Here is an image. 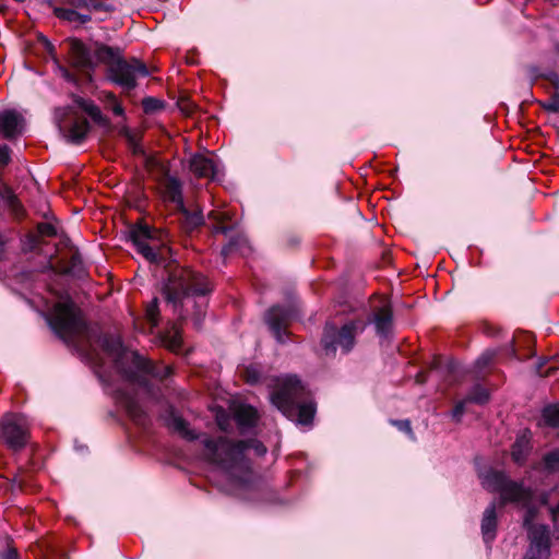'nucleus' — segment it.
Listing matches in <instances>:
<instances>
[{
	"label": "nucleus",
	"mask_w": 559,
	"mask_h": 559,
	"mask_svg": "<svg viewBox=\"0 0 559 559\" xmlns=\"http://www.w3.org/2000/svg\"><path fill=\"white\" fill-rule=\"evenodd\" d=\"M204 454L206 459L222 469L227 477L237 484H253L257 473L252 468L250 453L263 456L266 453L265 445L257 440L230 441L227 438H204Z\"/></svg>",
	"instance_id": "obj_1"
},
{
	"label": "nucleus",
	"mask_w": 559,
	"mask_h": 559,
	"mask_svg": "<svg viewBox=\"0 0 559 559\" xmlns=\"http://www.w3.org/2000/svg\"><path fill=\"white\" fill-rule=\"evenodd\" d=\"M508 496L503 501L510 499L515 507L524 510L523 526L527 533L528 547L524 559H549L551 555V538L559 539L557 527L551 532L546 524L534 523V519L540 507L547 503L546 491H506Z\"/></svg>",
	"instance_id": "obj_2"
},
{
	"label": "nucleus",
	"mask_w": 559,
	"mask_h": 559,
	"mask_svg": "<svg viewBox=\"0 0 559 559\" xmlns=\"http://www.w3.org/2000/svg\"><path fill=\"white\" fill-rule=\"evenodd\" d=\"M211 287L207 280L200 273L182 269L170 274L168 282L164 285L163 294L168 304L175 309L180 306L187 313L190 307L194 308L193 322L200 329L205 316V295Z\"/></svg>",
	"instance_id": "obj_3"
},
{
	"label": "nucleus",
	"mask_w": 559,
	"mask_h": 559,
	"mask_svg": "<svg viewBox=\"0 0 559 559\" xmlns=\"http://www.w3.org/2000/svg\"><path fill=\"white\" fill-rule=\"evenodd\" d=\"M102 346L112 358L117 370L131 383L145 384L147 376L164 380L173 372L170 366L154 364L136 352L126 348L119 337L105 336Z\"/></svg>",
	"instance_id": "obj_4"
},
{
	"label": "nucleus",
	"mask_w": 559,
	"mask_h": 559,
	"mask_svg": "<svg viewBox=\"0 0 559 559\" xmlns=\"http://www.w3.org/2000/svg\"><path fill=\"white\" fill-rule=\"evenodd\" d=\"M271 402L290 420L304 426L312 423L316 413L314 404L296 376H286L277 380L271 393Z\"/></svg>",
	"instance_id": "obj_5"
},
{
	"label": "nucleus",
	"mask_w": 559,
	"mask_h": 559,
	"mask_svg": "<svg viewBox=\"0 0 559 559\" xmlns=\"http://www.w3.org/2000/svg\"><path fill=\"white\" fill-rule=\"evenodd\" d=\"M96 58L100 63L107 66L108 80L123 91L134 90L138 85V79L150 74L145 63L136 58L123 59L119 48L97 45Z\"/></svg>",
	"instance_id": "obj_6"
},
{
	"label": "nucleus",
	"mask_w": 559,
	"mask_h": 559,
	"mask_svg": "<svg viewBox=\"0 0 559 559\" xmlns=\"http://www.w3.org/2000/svg\"><path fill=\"white\" fill-rule=\"evenodd\" d=\"M47 321L50 328L63 340H71L85 329L80 311L69 300L56 304L51 313L47 317Z\"/></svg>",
	"instance_id": "obj_7"
},
{
	"label": "nucleus",
	"mask_w": 559,
	"mask_h": 559,
	"mask_svg": "<svg viewBox=\"0 0 559 559\" xmlns=\"http://www.w3.org/2000/svg\"><path fill=\"white\" fill-rule=\"evenodd\" d=\"M362 330L364 325L356 321H350L341 329L328 323L321 341L325 354L334 355L337 348L347 354L354 347L357 333Z\"/></svg>",
	"instance_id": "obj_8"
},
{
	"label": "nucleus",
	"mask_w": 559,
	"mask_h": 559,
	"mask_svg": "<svg viewBox=\"0 0 559 559\" xmlns=\"http://www.w3.org/2000/svg\"><path fill=\"white\" fill-rule=\"evenodd\" d=\"M29 437V425L24 415L7 414L0 418V438L14 450L23 449Z\"/></svg>",
	"instance_id": "obj_9"
},
{
	"label": "nucleus",
	"mask_w": 559,
	"mask_h": 559,
	"mask_svg": "<svg viewBox=\"0 0 559 559\" xmlns=\"http://www.w3.org/2000/svg\"><path fill=\"white\" fill-rule=\"evenodd\" d=\"M130 237L136 250L147 261L160 263L164 261V249L155 243V231L147 225H140L131 229Z\"/></svg>",
	"instance_id": "obj_10"
},
{
	"label": "nucleus",
	"mask_w": 559,
	"mask_h": 559,
	"mask_svg": "<svg viewBox=\"0 0 559 559\" xmlns=\"http://www.w3.org/2000/svg\"><path fill=\"white\" fill-rule=\"evenodd\" d=\"M96 47L92 50L79 39L69 40L70 63L73 68L81 72H90L94 70L99 62L96 58Z\"/></svg>",
	"instance_id": "obj_11"
},
{
	"label": "nucleus",
	"mask_w": 559,
	"mask_h": 559,
	"mask_svg": "<svg viewBox=\"0 0 559 559\" xmlns=\"http://www.w3.org/2000/svg\"><path fill=\"white\" fill-rule=\"evenodd\" d=\"M70 107L59 108L56 110V120L58 122V127L60 131L64 133V136L69 142L80 143L87 134L90 130V123L84 118H75L68 130H66V124L63 122L64 118L71 112Z\"/></svg>",
	"instance_id": "obj_12"
},
{
	"label": "nucleus",
	"mask_w": 559,
	"mask_h": 559,
	"mask_svg": "<svg viewBox=\"0 0 559 559\" xmlns=\"http://www.w3.org/2000/svg\"><path fill=\"white\" fill-rule=\"evenodd\" d=\"M293 317L294 311L290 308L281 306H274L266 312L265 321L277 342L286 341V328Z\"/></svg>",
	"instance_id": "obj_13"
},
{
	"label": "nucleus",
	"mask_w": 559,
	"mask_h": 559,
	"mask_svg": "<svg viewBox=\"0 0 559 559\" xmlns=\"http://www.w3.org/2000/svg\"><path fill=\"white\" fill-rule=\"evenodd\" d=\"M189 170L198 178L215 180L218 177L217 160L213 155L197 153L188 160Z\"/></svg>",
	"instance_id": "obj_14"
},
{
	"label": "nucleus",
	"mask_w": 559,
	"mask_h": 559,
	"mask_svg": "<svg viewBox=\"0 0 559 559\" xmlns=\"http://www.w3.org/2000/svg\"><path fill=\"white\" fill-rule=\"evenodd\" d=\"M508 496L506 491H501V496L498 500L492 501L485 510L481 520V534L484 542L488 545L496 538L497 530V508H502L507 503H514V501L508 499L502 502L503 497Z\"/></svg>",
	"instance_id": "obj_15"
},
{
	"label": "nucleus",
	"mask_w": 559,
	"mask_h": 559,
	"mask_svg": "<svg viewBox=\"0 0 559 559\" xmlns=\"http://www.w3.org/2000/svg\"><path fill=\"white\" fill-rule=\"evenodd\" d=\"M478 477L481 485L490 489H522L518 484L509 478V476L491 466H483L478 469Z\"/></svg>",
	"instance_id": "obj_16"
},
{
	"label": "nucleus",
	"mask_w": 559,
	"mask_h": 559,
	"mask_svg": "<svg viewBox=\"0 0 559 559\" xmlns=\"http://www.w3.org/2000/svg\"><path fill=\"white\" fill-rule=\"evenodd\" d=\"M117 403L126 409L130 418L138 425L145 426L147 418L140 406L136 396L130 391L118 390L115 396Z\"/></svg>",
	"instance_id": "obj_17"
},
{
	"label": "nucleus",
	"mask_w": 559,
	"mask_h": 559,
	"mask_svg": "<svg viewBox=\"0 0 559 559\" xmlns=\"http://www.w3.org/2000/svg\"><path fill=\"white\" fill-rule=\"evenodd\" d=\"M24 130V119L15 110H3L0 112V135L12 140L21 135Z\"/></svg>",
	"instance_id": "obj_18"
},
{
	"label": "nucleus",
	"mask_w": 559,
	"mask_h": 559,
	"mask_svg": "<svg viewBox=\"0 0 559 559\" xmlns=\"http://www.w3.org/2000/svg\"><path fill=\"white\" fill-rule=\"evenodd\" d=\"M162 188L165 201L173 203L177 210L183 209L182 186L177 178L166 176Z\"/></svg>",
	"instance_id": "obj_19"
},
{
	"label": "nucleus",
	"mask_w": 559,
	"mask_h": 559,
	"mask_svg": "<svg viewBox=\"0 0 559 559\" xmlns=\"http://www.w3.org/2000/svg\"><path fill=\"white\" fill-rule=\"evenodd\" d=\"M235 420L241 432L252 428L258 420L257 409L247 404H238L233 407Z\"/></svg>",
	"instance_id": "obj_20"
},
{
	"label": "nucleus",
	"mask_w": 559,
	"mask_h": 559,
	"mask_svg": "<svg viewBox=\"0 0 559 559\" xmlns=\"http://www.w3.org/2000/svg\"><path fill=\"white\" fill-rule=\"evenodd\" d=\"M392 320V309L389 305L382 306L374 312L372 322L379 336L386 337L390 334Z\"/></svg>",
	"instance_id": "obj_21"
},
{
	"label": "nucleus",
	"mask_w": 559,
	"mask_h": 559,
	"mask_svg": "<svg viewBox=\"0 0 559 559\" xmlns=\"http://www.w3.org/2000/svg\"><path fill=\"white\" fill-rule=\"evenodd\" d=\"M531 451V435L525 430L518 436L512 445L511 456L516 464H523Z\"/></svg>",
	"instance_id": "obj_22"
},
{
	"label": "nucleus",
	"mask_w": 559,
	"mask_h": 559,
	"mask_svg": "<svg viewBox=\"0 0 559 559\" xmlns=\"http://www.w3.org/2000/svg\"><path fill=\"white\" fill-rule=\"evenodd\" d=\"M74 103L86 112L96 123L107 124V119L102 115L100 109L92 102L82 97H75Z\"/></svg>",
	"instance_id": "obj_23"
},
{
	"label": "nucleus",
	"mask_w": 559,
	"mask_h": 559,
	"mask_svg": "<svg viewBox=\"0 0 559 559\" xmlns=\"http://www.w3.org/2000/svg\"><path fill=\"white\" fill-rule=\"evenodd\" d=\"M180 214L182 215L183 219V226L187 230H192L200 226L203 223V216L201 212H190L187 210V207L183 205V209H178Z\"/></svg>",
	"instance_id": "obj_24"
},
{
	"label": "nucleus",
	"mask_w": 559,
	"mask_h": 559,
	"mask_svg": "<svg viewBox=\"0 0 559 559\" xmlns=\"http://www.w3.org/2000/svg\"><path fill=\"white\" fill-rule=\"evenodd\" d=\"M248 247L247 238L242 235H238L237 237L230 238L228 243L222 249V254L224 257H227L228 254L233 253L234 251H240L241 253L245 252V250Z\"/></svg>",
	"instance_id": "obj_25"
},
{
	"label": "nucleus",
	"mask_w": 559,
	"mask_h": 559,
	"mask_svg": "<svg viewBox=\"0 0 559 559\" xmlns=\"http://www.w3.org/2000/svg\"><path fill=\"white\" fill-rule=\"evenodd\" d=\"M44 45H45V48L47 50V52L51 56V58L56 59V48L55 46L47 39V38H44ZM56 61V64H57V71L58 73L68 82H75V78L74 75L63 66L59 64V62L57 60Z\"/></svg>",
	"instance_id": "obj_26"
},
{
	"label": "nucleus",
	"mask_w": 559,
	"mask_h": 559,
	"mask_svg": "<svg viewBox=\"0 0 559 559\" xmlns=\"http://www.w3.org/2000/svg\"><path fill=\"white\" fill-rule=\"evenodd\" d=\"M169 426L187 439L195 438V435L189 429L187 421L179 416L173 415L169 419Z\"/></svg>",
	"instance_id": "obj_27"
},
{
	"label": "nucleus",
	"mask_w": 559,
	"mask_h": 559,
	"mask_svg": "<svg viewBox=\"0 0 559 559\" xmlns=\"http://www.w3.org/2000/svg\"><path fill=\"white\" fill-rule=\"evenodd\" d=\"M465 399L468 403L485 404L489 400V392L484 386L476 384Z\"/></svg>",
	"instance_id": "obj_28"
},
{
	"label": "nucleus",
	"mask_w": 559,
	"mask_h": 559,
	"mask_svg": "<svg viewBox=\"0 0 559 559\" xmlns=\"http://www.w3.org/2000/svg\"><path fill=\"white\" fill-rule=\"evenodd\" d=\"M543 420L551 427L559 426V405L546 406L543 411Z\"/></svg>",
	"instance_id": "obj_29"
},
{
	"label": "nucleus",
	"mask_w": 559,
	"mask_h": 559,
	"mask_svg": "<svg viewBox=\"0 0 559 559\" xmlns=\"http://www.w3.org/2000/svg\"><path fill=\"white\" fill-rule=\"evenodd\" d=\"M121 134L126 138V140L129 144V147L131 148L133 154H135V155L143 154V148L139 143L138 135L132 130L124 127L121 129Z\"/></svg>",
	"instance_id": "obj_30"
},
{
	"label": "nucleus",
	"mask_w": 559,
	"mask_h": 559,
	"mask_svg": "<svg viewBox=\"0 0 559 559\" xmlns=\"http://www.w3.org/2000/svg\"><path fill=\"white\" fill-rule=\"evenodd\" d=\"M544 468L549 473L559 471V450H552L543 459Z\"/></svg>",
	"instance_id": "obj_31"
},
{
	"label": "nucleus",
	"mask_w": 559,
	"mask_h": 559,
	"mask_svg": "<svg viewBox=\"0 0 559 559\" xmlns=\"http://www.w3.org/2000/svg\"><path fill=\"white\" fill-rule=\"evenodd\" d=\"M112 8L102 0H88L86 11L92 13L110 12Z\"/></svg>",
	"instance_id": "obj_32"
},
{
	"label": "nucleus",
	"mask_w": 559,
	"mask_h": 559,
	"mask_svg": "<svg viewBox=\"0 0 559 559\" xmlns=\"http://www.w3.org/2000/svg\"><path fill=\"white\" fill-rule=\"evenodd\" d=\"M496 356V350L493 349H487L486 352H484L476 360L475 362V366L476 368L481 371L483 369H485L487 366H489L491 364V361L493 360Z\"/></svg>",
	"instance_id": "obj_33"
},
{
	"label": "nucleus",
	"mask_w": 559,
	"mask_h": 559,
	"mask_svg": "<svg viewBox=\"0 0 559 559\" xmlns=\"http://www.w3.org/2000/svg\"><path fill=\"white\" fill-rule=\"evenodd\" d=\"M56 13H57L58 17H60L64 21H68L71 23H78L80 11H78L73 8H71V9L61 8V9H57Z\"/></svg>",
	"instance_id": "obj_34"
},
{
	"label": "nucleus",
	"mask_w": 559,
	"mask_h": 559,
	"mask_svg": "<svg viewBox=\"0 0 559 559\" xmlns=\"http://www.w3.org/2000/svg\"><path fill=\"white\" fill-rule=\"evenodd\" d=\"M106 102L115 115L123 116L124 110H123L121 104L118 102L115 94H112V93L106 94Z\"/></svg>",
	"instance_id": "obj_35"
},
{
	"label": "nucleus",
	"mask_w": 559,
	"mask_h": 559,
	"mask_svg": "<svg viewBox=\"0 0 559 559\" xmlns=\"http://www.w3.org/2000/svg\"><path fill=\"white\" fill-rule=\"evenodd\" d=\"M165 342L166 346L173 352H178L182 345V340L178 331H175L173 335L167 336Z\"/></svg>",
	"instance_id": "obj_36"
},
{
	"label": "nucleus",
	"mask_w": 559,
	"mask_h": 559,
	"mask_svg": "<svg viewBox=\"0 0 559 559\" xmlns=\"http://www.w3.org/2000/svg\"><path fill=\"white\" fill-rule=\"evenodd\" d=\"M543 107L549 112H559V92H556L547 102H545Z\"/></svg>",
	"instance_id": "obj_37"
},
{
	"label": "nucleus",
	"mask_w": 559,
	"mask_h": 559,
	"mask_svg": "<svg viewBox=\"0 0 559 559\" xmlns=\"http://www.w3.org/2000/svg\"><path fill=\"white\" fill-rule=\"evenodd\" d=\"M157 314H158V307H157V299L155 298L152 300V302L146 308V316L153 325L157 324Z\"/></svg>",
	"instance_id": "obj_38"
},
{
	"label": "nucleus",
	"mask_w": 559,
	"mask_h": 559,
	"mask_svg": "<svg viewBox=\"0 0 559 559\" xmlns=\"http://www.w3.org/2000/svg\"><path fill=\"white\" fill-rule=\"evenodd\" d=\"M466 403H468V401H466V399H464L463 401H460L455 404V406L453 407L452 412H451V416L452 418L455 420V421H460L464 412H465V405Z\"/></svg>",
	"instance_id": "obj_39"
},
{
	"label": "nucleus",
	"mask_w": 559,
	"mask_h": 559,
	"mask_svg": "<svg viewBox=\"0 0 559 559\" xmlns=\"http://www.w3.org/2000/svg\"><path fill=\"white\" fill-rule=\"evenodd\" d=\"M13 486L22 489L23 487L33 486V484L31 483L29 476L22 473L20 475L14 476Z\"/></svg>",
	"instance_id": "obj_40"
},
{
	"label": "nucleus",
	"mask_w": 559,
	"mask_h": 559,
	"mask_svg": "<svg viewBox=\"0 0 559 559\" xmlns=\"http://www.w3.org/2000/svg\"><path fill=\"white\" fill-rule=\"evenodd\" d=\"M38 231L41 236L52 237L57 234L56 227L50 223H40Z\"/></svg>",
	"instance_id": "obj_41"
},
{
	"label": "nucleus",
	"mask_w": 559,
	"mask_h": 559,
	"mask_svg": "<svg viewBox=\"0 0 559 559\" xmlns=\"http://www.w3.org/2000/svg\"><path fill=\"white\" fill-rule=\"evenodd\" d=\"M392 425H394L399 430L413 437V430L411 427L409 420H392Z\"/></svg>",
	"instance_id": "obj_42"
},
{
	"label": "nucleus",
	"mask_w": 559,
	"mask_h": 559,
	"mask_svg": "<svg viewBox=\"0 0 559 559\" xmlns=\"http://www.w3.org/2000/svg\"><path fill=\"white\" fill-rule=\"evenodd\" d=\"M549 367L547 369L544 370V365L545 364H540L538 367H537V370L539 372L540 376H549L551 373H554L557 369H558V365L556 364V361L554 359H550L549 361Z\"/></svg>",
	"instance_id": "obj_43"
},
{
	"label": "nucleus",
	"mask_w": 559,
	"mask_h": 559,
	"mask_svg": "<svg viewBox=\"0 0 559 559\" xmlns=\"http://www.w3.org/2000/svg\"><path fill=\"white\" fill-rule=\"evenodd\" d=\"M143 106L145 108V110H154V109H157L160 107V103L153 98V97H147L143 100Z\"/></svg>",
	"instance_id": "obj_44"
},
{
	"label": "nucleus",
	"mask_w": 559,
	"mask_h": 559,
	"mask_svg": "<svg viewBox=\"0 0 559 559\" xmlns=\"http://www.w3.org/2000/svg\"><path fill=\"white\" fill-rule=\"evenodd\" d=\"M10 162V148L8 146H0V164L7 165Z\"/></svg>",
	"instance_id": "obj_45"
},
{
	"label": "nucleus",
	"mask_w": 559,
	"mask_h": 559,
	"mask_svg": "<svg viewBox=\"0 0 559 559\" xmlns=\"http://www.w3.org/2000/svg\"><path fill=\"white\" fill-rule=\"evenodd\" d=\"M0 558L1 559H19V552L14 547H9L1 554Z\"/></svg>",
	"instance_id": "obj_46"
},
{
	"label": "nucleus",
	"mask_w": 559,
	"mask_h": 559,
	"mask_svg": "<svg viewBox=\"0 0 559 559\" xmlns=\"http://www.w3.org/2000/svg\"><path fill=\"white\" fill-rule=\"evenodd\" d=\"M248 493H252L254 495V497H259V498H267V499H275V495L277 493V491H272V490H269V491H247Z\"/></svg>",
	"instance_id": "obj_47"
},
{
	"label": "nucleus",
	"mask_w": 559,
	"mask_h": 559,
	"mask_svg": "<svg viewBox=\"0 0 559 559\" xmlns=\"http://www.w3.org/2000/svg\"><path fill=\"white\" fill-rule=\"evenodd\" d=\"M87 1L88 0H70V4L73 7V9L75 10H85L86 11V8H87Z\"/></svg>",
	"instance_id": "obj_48"
},
{
	"label": "nucleus",
	"mask_w": 559,
	"mask_h": 559,
	"mask_svg": "<svg viewBox=\"0 0 559 559\" xmlns=\"http://www.w3.org/2000/svg\"><path fill=\"white\" fill-rule=\"evenodd\" d=\"M92 20V14L90 12L80 11L78 24H85Z\"/></svg>",
	"instance_id": "obj_49"
},
{
	"label": "nucleus",
	"mask_w": 559,
	"mask_h": 559,
	"mask_svg": "<svg viewBox=\"0 0 559 559\" xmlns=\"http://www.w3.org/2000/svg\"><path fill=\"white\" fill-rule=\"evenodd\" d=\"M549 511L552 516V521L557 522L559 520V502L555 507H550Z\"/></svg>",
	"instance_id": "obj_50"
},
{
	"label": "nucleus",
	"mask_w": 559,
	"mask_h": 559,
	"mask_svg": "<svg viewBox=\"0 0 559 559\" xmlns=\"http://www.w3.org/2000/svg\"><path fill=\"white\" fill-rule=\"evenodd\" d=\"M259 376L255 371L247 370V380L251 383L258 381Z\"/></svg>",
	"instance_id": "obj_51"
},
{
	"label": "nucleus",
	"mask_w": 559,
	"mask_h": 559,
	"mask_svg": "<svg viewBox=\"0 0 559 559\" xmlns=\"http://www.w3.org/2000/svg\"><path fill=\"white\" fill-rule=\"evenodd\" d=\"M552 79H551V82L554 83L556 90H559V78L557 74H551Z\"/></svg>",
	"instance_id": "obj_52"
},
{
	"label": "nucleus",
	"mask_w": 559,
	"mask_h": 559,
	"mask_svg": "<svg viewBox=\"0 0 559 559\" xmlns=\"http://www.w3.org/2000/svg\"><path fill=\"white\" fill-rule=\"evenodd\" d=\"M217 424L222 430H227V426L225 424V420L221 417H217Z\"/></svg>",
	"instance_id": "obj_53"
},
{
	"label": "nucleus",
	"mask_w": 559,
	"mask_h": 559,
	"mask_svg": "<svg viewBox=\"0 0 559 559\" xmlns=\"http://www.w3.org/2000/svg\"><path fill=\"white\" fill-rule=\"evenodd\" d=\"M15 203H16L15 197H10V204L12 206H15Z\"/></svg>",
	"instance_id": "obj_54"
},
{
	"label": "nucleus",
	"mask_w": 559,
	"mask_h": 559,
	"mask_svg": "<svg viewBox=\"0 0 559 559\" xmlns=\"http://www.w3.org/2000/svg\"><path fill=\"white\" fill-rule=\"evenodd\" d=\"M216 231H222V233L226 234L227 233V228L219 227V228L216 229Z\"/></svg>",
	"instance_id": "obj_55"
},
{
	"label": "nucleus",
	"mask_w": 559,
	"mask_h": 559,
	"mask_svg": "<svg viewBox=\"0 0 559 559\" xmlns=\"http://www.w3.org/2000/svg\"><path fill=\"white\" fill-rule=\"evenodd\" d=\"M179 316L185 318L186 314L182 313V311L179 312Z\"/></svg>",
	"instance_id": "obj_56"
},
{
	"label": "nucleus",
	"mask_w": 559,
	"mask_h": 559,
	"mask_svg": "<svg viewBox=\"0 0 559 559\" xmlns=\"http://www.w3.org/2000/svg\"><path fill=\"white\" fill-rule=\"evenodd\" d=\"M558 51H559V47H558Z\"/></svg>",
	"instance_id": "obj_57"
}]
</instances>
